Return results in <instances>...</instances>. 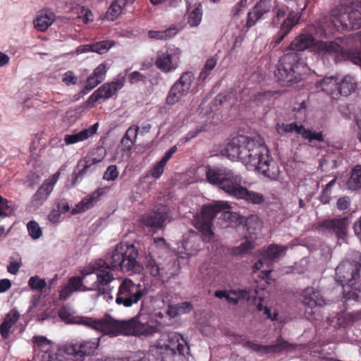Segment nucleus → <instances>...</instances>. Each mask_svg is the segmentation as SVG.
<instances>
[{
  "label": "nucleus",
  "instance_id": "1",
  "mask_svg": "<svg viewBox=\"0 0 361 361\" xmlns=\"http://www.w3.org/2000/svg\"><path fill=\"white\" fill-rule=\"evenodd\" d=\"M223 154L231 160H240L245 165L253 166L271 180L279 177L277 164L269 154L267 146L240 135L233 137L227 144Z\"/></svg>",
  "mask_w": 361,
  "mask_h": 361
},
{
  "label": "nucleus",
  "instance_id": "2",
  "mask_svg": "<svg viewBox=\"0 0 361 361\" xmlns=\"http://www.w3.org/2000/svg\"><path fill=\"white\" fill-rule=\"evenodd\" d=\"M80 323L112 336L120 334L148 336L159 331L158 326L153 324V321L149 322L147 316L141 314L127 321H116L112 319H94L85 317L81 319Z\"/></svg>",
  "mask_w": 361,
  "mask_h": 361
},
{
  "label": "nucleus",
  "instance_id": "3",
  "mask_svg": "<svg viewBox=\"0 0 361 361\" xmlns=\"http://www.w3.org/2000/svg\"><path fill=\"white\" fill-rule=\"evenodd\" d=\"M361 264L355 261H343L336 269V281L343 287V297L347 300H361Z\"/></svg>",
  "mask_w": 361,
  "mask_h": 361
},
{
  "label": "nucleus",
  "instance_id": "4",
  "mask_svg": "<svg viewBox=\"0 0 361 361\" xmlns=\"http://www.w3.org/2000/svg\"><path fill=\"white\" fill-rule=\"evenodd\" d=\"M231 207L227 202H217L214 204L204 205L200 214L195 219V226L204 237H209L214 233L212 230V222L217 214L223 212L224 219L235 221L238 219V215L229 211Z\"/></svg>",
  "mask_w": 361,
  "mask_h": 361
},
{
  "label": "nucleus",
  "instance_id": "5",
  "mask_svg": "<svg viewBox=\"0 0 361 361\" xmlns=\"http://www.w3.org/2000/svg\"><path fill=\"white\" fill-rule=\"evenodd\" d=\"M300 61L301 54L297 52L287 53L279 59L274 75L281 85H290L300 80Z\"/></svg>",
  "mask_w": 361,
  "mask_h": 361
},
{
  "label": "nucleus",
  "instance_id": "6",
  "mask_svg": "<svg viewBox=\"0 0 361 361\" xmlns=\"http://www.w3.org/2000/svg\"><path fill=\"white\" fill-rule=\"evenodd\" d=\"M137 256L138 251L133 245L121 243L106 258L113 269L128 271L133 270L137 266Z\"/></svg>",
  "mask_w": 361,
  "mask_h": 361
},
{
  "label": "nucleus",
  "instance_id": "7",
  "mask_svg": "<svg viewBox=\"0 0 361 361\" xmlns=\"http://www.w3.org/2000/svg\"><path fill=\"white\" fill-rule=\"evenodd\" d=\"M361 27V4H356L348 13L332 16L323 26L325 34H334L336 31Z\"/></svg>",
  "mask_w": 361,
  "mask_h": 361
},
{
  "label": "nucleus",
  "instance_id": "8",
  "mask_svg": "<svg viewBox=\"0 0 361 361\" xmlns=\"http://www.w3.org/2000/svg\"><path fill=\"white\" fill-rule=\"evenodd\" d=\"M146 294L140 284H136L131 279L125 278L121 283L116 298V302L124 307L136 304Z\"/></svg>",
  "mask_w": 361,
  "mask_h": 361
},
{
  "label": "nucleus",
  "instance_id": "9",
  "mask_svg": "<svg viewBox=\"0 0 361 361\" xmlns=\"http://www.w3.org/2000/svg\"><path fill=\"white\" fill-rule=\"evenodd\" d=\"M207 181L216 185L228 193L233 185L242 181L240 176L227 169L210 168L208 166L206 171Z\"/></svg>",
  "mask_w": 361,
  "mask_h": 361
},
{
  "label": "nucleus",
  "instance_id": "10",
  "mask_svg": "<svg viewBox=\"0 0 361 361\" xmlns=\"http://www.w3.org/2000/svg\"><path fill=\"white\" fill-rule=\"evenodd\" d=\"M350 225V220L348 217H339V218H328L318 221L314 227L319 232L324 235L331 236L334 235L338 239H345L348 227Z\"/></svg>",
  "mask_w": 361,
  "mask_h": 361
},
{
  "label": "nucleus",
  "instance_id": "11",
  "mask_svg": "<svg viewBox=\"0 0 361 361\" xmlns=\"http://www.w3.org/2000/svg\"><path fill=\"white\" fill-rule=\"evenodd\" d=\"M107 259H99L94 264L93 269L97 271V281L91 287H84L83 291H97L98 295H104L106 293V289L104 287L108 285L114 279V276L111 271L114 270L110 266Z\"/></svg>",
  "mask_w": 361,
  "mask_h": 361
},
{
  "label": "nucleus",
  "instance_id": "12",
  "mask_svg": "<svg viewBox=\"0 0 361 361\" xmlns=\"http://www.w3.org/2000/svg\"><path fill=\"white\" fill-rule=\"evenodd\" d=\"M235 342L242 344L244 348L250 349L262 355L279 353L285 350H290L296 347V345L289 343L281 336L277 338L276 343L273 345H263L252 341H245L241 336H237L235 337Z\"/></svg>",
  "mask_w": 361,
  "mask_h": 361
},
{
  "label": "nucleus",
  "instance_id": "13",
  "mask_svg": "<svg viewBox=\"0 0 361 361\" xmlns=\"http://www.w3.org/2000/svg\"><path fill=\"white\" fill-rule=\"evenodd\" d=\"M194 80V74L191 71H185L171 86L169 90L166 102L169 105H174L185 97L191 87Z\"/></svg>",
  "mask_w": 361,
  "mask_h": 361
},
{
  "label": "nucleus",
  "instance_id": "14",
  "mask_svg": "<svg viewBox=\"0 0 361 361\" xmlns=\"http://www.w3.org/2000/svg\"><path fill=\"white\" fill-rule=\"evenodd\" d=\"M99 338L68 344L64 351L71 361H83L85 357L92 355L99 347Z\"/></svg>",
  "mask_w": 361,
  "mask_h": 361
},
{
  "label": "nucleus",
  "instance_id": "15",
  "mask_svg": "<svg viewBox=\"0 0 361 361\" xmlns=\"http://www.w3.org/2000/svg\"><path fill=\"white\" fill-rule=\"evenodd\" d=\"M301 302L306 306L305 315L309 319H316L313 309L326 304L320 290L312 286L305 288L300 293Z\"/></svg>",
  "mask_w": 361,
  "mask_h": 361
},
{
  "label": "nucleus",
  "instance_id": "16",
  "mask_svg": "<svg viewBox=\"0 0 361 361\" xmlns=\"http://www.w3.org/2000/svg\"><path fill=\"white\" fill-rule=\"evenodd\" d=\"M180 52L178 49L158 51L154 61L155 66L164 73L175 71L179 66Z\"/></svg>",
  "mask_w": 361,
  "mask_h": 361
},
{
  "label": "nucleus",
  "instance_id": "17",
  "mask_svg": "<svg viewBox=\"0 0 361 361\" xmlns=\"http://www.w3.org/2000/svg\"><path fill=\"white\" fill-rule=\"evenodd\" d=\"M60 174V171H57L43 182L32 197L31 205L33 207L39 208L46 202L53 191L54 188L59 178Z\"/></svg>",
  "mask_w": 361,
  "mask_h": 361
},
{
  "label": "nucleus",
  "instance_id": "18",
  "mask_svg": "<svg viewBox=\"0 0 361 361\" xmlns=\"http://www.w3.org/2000/svg\"><path fill=\"white\" fill-rule=\"evenodd\" d=\"M124 85V78L118 79L109 83H104L94 92L88 98L89 104H94L100 99H107L113 97Z\"/></svg>",
  "mask_w": 361,
  "mask_h": 361
},
{
  "label": "nucleus",
  "instance_id": "19",
  "mask_svg": "<svg viewBox=\"0 0 361 361\" xmlns=\"http://www.w3.org/2000/svg\"><path fill=\"white\" fill-rule=\"evenodd\" d=\"M277 131L279 134L295 132L297 134L302 135L304 139L308 140L309 142L313 140L324 141L323 135L321 132L312 133L310 130L306 129L302 125H298L296 123L278 125Z\"/></svg>",
  "mask_w": 361,
  "mask_h": 361
},
{
  "label": "nucleus",
  "instance_id": "20",
  "mask_svg": "<svg viewBox=\"0 0 361 361\" xmlns=\"http://www.w3.org/2000/svg\"><path fill=\"white\" fill-rule=\"evenodd\" d=\"M301 15L294 11H289L280 26V30L272 40L273 47H277L290 32L293 28L299 23Z\"/></svg>",
  "mask_w": 361,
  "mask_h": 361
},
{
  "label": "nucleus",
  "instance_id": "21",
  "mask_svg": "<svg viewBox=\"0 0 361 361\" xmlns=\"http://www.w3.org/2000/svg\"><path fill=\"white\" fill-rule=\"evenodd\" d=\"M240 183L233 185V188L231 189L228 194L237 199L245 200L249 204H259L264 201V195L262 193L250 190Z\"/></svg>",
  "mask_w": 361,
  "mask_h": 361
},
{
  "label": "nucleus",
  "instance_id": "22",
  "mask_svg": "<svg viewBox=\"0 0 361 361\" xmlns=\"http://www.w3.org/2000/svg\"><path fill=\"white\" fill-rule=\"evenodd\" d=\"M104 193V189L99 188L95 191L84 197L72 210V214H75L84 212L90 208L99 200L100 197Z\"/></svg>",
  "mask_w": 361,
  "mask_h": 361
},
{
  "label": "nucleus",
  "instance_id": "23",
  "mask_svg": "<svg viewBox=\"0 0 361 361\" xmlns=\"http://www.w3.org/2000/svg\"><path fill=\"white\" fill-rule=\"evenodd\" d=\"M315 45V38L311 34H300L290 42L288 49L293 52L302 51Z\"/></svg>",
  "mask_w": 361,
  "mask_h": 361
},
{
  "label": "nucleus",
  "instance_id": "24",
  "mask_svg": "<svg viewBox=\"0 0 361 361\" xmlns=\"http://www.w3.org/2000/svg\"><path fill=\"white\" fill-rule=\"evenodd\" d=\"M257 290L252 288H243L231 290L228 291L226 300L228 302L237 305L240 300H245L247 302L251 299H255Z\"/></svg>",
  "mask_w": 361,
  "mask_h": 361
},
{
  "label": "nucleus",
  "instance_id": "25",
  "mask_svg": "<svg viewBox=\"0 0 361 361\" xmlns=\"http://www.w3.org/2000/svg\"><path fill=\"white\" fill-rule=\"evenodd\" d=\"M169 348L173 354L178 353L180 355L185 356V353L188 354L190 350L187 342L179 334H173L169 336Z\"/></svg>",
  "mask_w": 361,
  "mask_h": 361
},
{
  "label": "nucleus",
  "instance_id": "26",
  "mask_svg": "<svg viewBox=\"0 0 361 361\" xmlns=\"http://www.w3.org/2000/svg\"><path fill=\"white\" fill-rule=\"evenodd\" d=\"M145 267L147 272L159 279L163 280L169 274L165 268L161 267L160 264L150 254L145 257Z\"/></svg>",
  "mask_w": 361,
  "mask_h": 361
},
{
  "label": "nucleus",
  "instance_id": "27",
  "mask_svg": "<svg viewBox=\"0 0 361 361\" xmlns=\"http://www.w3.org/2000/svg\"><path fill=\"white\" fill-rule=\"evenodd\" d=\"M99 128V123H96L90 128L87 129H84L79 133L71 134V135H66L64 137V142L66 145H72L79 142L84 141L94 135Z\"/></svg>",
  "mask_w": 361,
  "mask_h": 361
},
{
  "label": "nucleus",
  "instance_id": "28",
  "mask_svg": "<svg viewBox=\"0 0 361 361\" xmlns=\"http://www.w3.org/2000/svg\"><path fill=\"white\" fill-rule=\"evenodd\" d=\"M55 19L54 13L49 9L42 11L34 20L35 27L44 32L53 23Z\"/></svg>",
  "mask_w": 361,
  "mask_h": 361
},
{
  "label": "nucleus",
  "instance_id": "29",
  "mask_svg": "<svg viewBox=\"0 0 361 361\" xmlns=\"http://www.w3.org/2000/svg\"><path fill=\"white\" fill-rule=\"evenodd\" d=\"M357 87V82L355 78L351 75H345L338 86V98L340 96L348 97L355 91Z\"/></svg>",
  "mask_w": 361,
  "mask_h": 361
},
{
  "label": "nucleus",
  "instance_id": "30",
  "mask_svg": "<svg viewBox=\"0 0 361 361\" xmlns=\"http://www.w3.org/2000/svg\"><path fill=\"white\" fill-rule=\"evenodd\" d=\"M338 82L334 77L325 78L320 81L317 87L329 94L333 99H338Z\"/></svg>",
  "mask_w": 361,
  "mask_h": 361
},
{
  "label": "nucleus",
  "instance_id": "31",
  "mask_svg": "<svg viewBox=\"0 0 361 361\" xmlns=\"http://www.w3.org/2000/svg\"><path fill=\"white\" fill-rule=\"evenodd\" d=\"M166 214L159 212H151L142 217L143 224L148 227L161 228L166 220Z\"/></svg>",
  "mask_w": 361,
  "mask_h": 361
},
{
  "label": "nucleus",
  "instance_id": "32",
  "mask_svg": "<svg viewBox=\"0 0 361 361\" xmlns=\"http://www.w3.org/2000/svg\"><path fill=\"white\" fill-rule=\"evenodd\" d=\"M104 156L105 153L100 154L98 157H86L84 159H80L78 162V167H81V169L75 173V180L82 177L92 166L101 162L104 159Z\"/></svg>",
  "mask_w": 361,
  "mask_h": 361
},
{
  "label": "nucleus",
  "instance_id": "33",
  "mask_svg": "<svg viewBox=\"0 0 361 361\" xmlns=\"http://www.w3.org/2000/svg\"><path fill=\"white\" fill-rule=\"evenodd\" d=\"M128 2V0H114L106 13V19L111 21L116 20L122 13Z\"/></svg>",
  "mask_w": 361,
  "mask_h": 361
},
{
  "label": "nucleus",
  "instance_id": "34",
  "mask_svg": "<svg viewBox=\"0 0 361 361\" xmlns=\"http://www.w3.org/2000/svg\"><path fill=\"white\" fill-rule=\"evenodd\" d=\"M178 32L177 27L172 26L165 30H149L147 35L152 39L166 41L176 36Z\"/></svg>",
  "mask_w": 361,
  "mask_h": 361
},
{
  "label": "nucleus",
  "instance_id": "35",
  "mask_svg": "<svg viewBox=\"0 0 361 361\" xmlns=\"http://www.w3.org/2000/svg\"><path fill=\"white\" fill-rule=\"evenodd\" d=\"M114 44L113 41H100L82 46V51H92L102 54L106 52Z\"/></svg>",
  "mask_w": 361,
  "mask_h": 361
},
{
  "label": "nucleus",
  "instance_id": "36",
  "mask_svg": "<svg viewBox=\"0 0 361 361\" xmlns=\"http://www.w3.org/2000/svg\"><path fill=\"white\" fill-rule=\"evenodd\" d=\"M286 250V247L272 244L267 247L262 256L264 259L273 261L277 259L281 253L284 252Z\"/></svg>",
  "mask_w": 361,
  "mask_h": 361
},
{
  "label": "nucleus",
  "instance_id": "37",
  "mask_svg": "<svg viewBox=\"0 0 361 361\" xmlns=\"http://www.w3.org/2000/svg\"><path fill=\"white\" fill-rule=\"evenodd\" d=\"M348 187L350 190H357L361 188V166L357 165L352 170L351 176L348 180Z\"/></svg>",
  "mask_w": 361,
  "mask_h": 361
},
{
  "label": "nucleus",
  "instance_id": "38",
  "mask_svg": "<svg viewBox=\"0 0 361 361\" xmlns=\"http://www.w3.org/2000/svg\"><path fill=\"white\" fill-rule=\"evenodd\" d=\"M202 11L201 4H199L198 6L188 14V23L191 27L197 26L202 20Z\"/></svg>",
  "mask_w": 361,
  "mask_h": 361
},
{
  "label": "nucleus",
  "instance_id": "39",
  "mask_svg": "<svg viewBox=\"0 0 361 361\" xmlns=\"http://www.w3.org/2000/svg\"><path fill=\"white\" fill-rule=\"evenodd\" d=\"M27 228L30 236L34 240L39 239L42 235L41 228L35 221H29L27 224Z\"/></svg>",
  "mask_w": 361,
  "mask_h": 361
},
{
  "label": "nucleus",
  "instance_id": "40",
  "mask_svg": "<svg viewBox=\"0 0 361 361\" xmlns=\"http://www.w3.org/2000/svg\"><path fill=\"white\" fill-rule=\"evenodd\" d=\"M337 177L335 176L331 180H330L322 190V193L320 196V200L322 202L326 204L329 202L331 194V188L336 184Z\"/></svg>",
  "mask_w": 361,
  "mask_h": 361
},
{
  "label": "nucleus",
  "instance_id": "41",
  "mask_svg": "<svg viewBox=\"0 0 361 361\" xmlns=\"http://www.w3.org/2000/svg\"><path fill=\"white\" fill-rule=\"evenodd\" d=\"M28 285L32 290H42L47 286L44 279H40L38 276H32L28 280Z\"/></svg>",
  "mask_w": 361,
  "mask_h": 361
},
{
  "label": "nucleus",
  "instance_id": "42",
  "mask_svg": "<svg viewBox=\"0 0 361 361\" xmlns=\"http://www.w3.org/2000/svg\"><path fill=\"white\" fill-rule=\"evenodd\" d=\"M271 7V0H259L253 8L262 17L268 13Z\"/></svg>",
  "mask_w": 361,
  "mask_h": 361
},
{
  "label": "nucleus",
  "instance_id": "43",
  "mask_svg": "<svg viewBox=\"0 0 361 361\" xmlns=\"http://www.w3.org/2000/svg\"><path fill=\"white\" fill-rule=\"evenodd\" d=\"M33 341L39 349L44 353H48L51 348V341L44 336H34Z\"/></svg>",
  "mask_w": 361,
  "mask_h": 361
},
{
  "label": "nucleus",
  "instance_id": "44",
  "mask_svg": "<svg viewBox=\"0 0 361 361\" xmlns=\"http://www.w3.org/2000/svg\"><path fill=\"white\" fill-rule=\"evenodd\" d=\"M319 49L327 53H336L341 50V47L334 42H322Z\"/></svg>",
  "mask_w": 361,
  "mask_h": 361
},
{
  "label": "nucleus",
  "instance_id": "45",
  "mask_svg": "<svg viewBox=\"0 0 361 361\" xmlns=\"http://www.w3.org/2000/svg\"><path fill=\"white\" fill-rule=\"evenodd\" d=\"M101 82V80L97 79V77L94 76L93 75L89 76L86 80L85 87L82 90V93L84 94H87L90 91L93 90Z\"/></svg>",
  "mask_w": 361,
  "mask_h": 361
},
{
  "label": "nucleus",
  "instance_id": "46",
  "mask_svg": "<svg viewBox=\"0 0 361 361\" xmlns=\"http://www.w3.org/2000/svg\"><path fill=\"white\" fill-rule=\"evenodd\" d=\"M68 286L71 287L73 291H83L82 288L86 287L83 285L82 277L80 276H73L70 278L68 282Z\"/></svg>",
  "mask_w": 361,
  "mask_h": 361
},
{
  "label": "nucleus",
  "instance_id": "47",
  "mask_svg": "<svg viewBox=\"0 0 361 361\" xmlns=\"http://www.w3.org/2000/svg\"><path fill=\"white\" fill-rule=\"evenodd\" d=\"M119 172L116 165H110L103 175V179L106 180H115L118 176Z\"/></svg>",
  "mask_w": 361,
  "mask_h": 361
},
{
  "label": "nucleus",
  "instance_id": "48",
  "mask_svg": "<svg viewBox=\"0 0 361 361\" xmlns=\"http://www.w3.org/2000/svg\"><path fill=\"white\" fill-rule=\"evenodd\" d=\"M146 76L139 71H133L128 75V80L131 85L137 84L139 82L145 83L146 81Z\"/></svg>",
  "mask_w": 361,
  "mask_h": 361
},
{
  "label": "nucleus",
  "instance_id": "49",
  "mask_svg": "<svg viewBox=\"0 0 361 361\" xmlns=\"http://www.w3.org/2000/svg\"><path fill=\"white\" fill-rule=\"evenodd\" d=\"M138 131H139L138 126L130 127L127 130V131L123 138L122 142L123 143H125L127 140H128L131 142V144H134L136 137H137V135L138 133Z\"/></svg>",
  "mask_w": 361,
  "mask_h": 361
},
{
  "label": "nucleus",
  "instance_id": "50",
  "mask_svg": "<svg viewBox=\"0 0 361 361\" xmlns=\"http://www.w3.org/2000/svg\"><path fill=\"white\" fill-rule=\"evenodd\" d=\"M21 266V259L17 255V258L11 257V260L7 267V271L11 274H16Z\"/></svg>",
  "mask_w": 361,
  "mask_h": 361
},
{
  "label": "nucleus",
  "instance_id": "51",
  "mask_svg": "<svg viewBox=\"0 0 361 361\" xmlns=\"http://www.w3.org/2000/svg\"><path fill=\"white\" fill-rule=\"evenodd\" d=\"M262 17L259 16L257 11L253 8L252 11L247 13V18L246 22V27L250 28L254 26L256 23Z\"/></svg>",
  "mask_w": 361,
  "mask_h": 361
},
{
  "label": "nucleus",
  "instance_id": "52",
  "mask_svg": "<svg viewBox=\"0 0 361 361\" xmlns=\"http://www.w3.org/2000/svg\"><path fill=\"white\" fill-rule=\"evenodd\" d=\"M19 313L16 310H11L5 317L4 322H7V324L13 326L19 319Z\"/></svg>",
  "mask_w": 361,
  "mask_h": 361
},
{
  "label": "nucleus",
  "instance_id": "53",
  "mask_svg": "<svg viewBox=\"0 0 361 361\" xmlns=\"http://www.w3.org/2000/svg\"><path fill=\"white\" fill-rule=\"evenodd\" d=\"M63 82L66 85H74L78 82V78L73 71H68L63 75Z\"/></svg>",
  "mask_w": 361,
  "mask_h": 361
},
{
  "label": "nucleus",
  "instance_id": "54",
  "mask_svg": "<svg viewBox=\"0 0 361 361\" xmlns=\"http://www.w3.org/2000/svg\"><path fill=\"white\" fill-rule=\"evenodd\" d=\"M192 305L190 302H183L178 303L176 305L174 309L176 310L175 313H186L191 311Z\"/></svg>",
  "mask_w": 361,
  "mask_h": 361
},
{
  "label": "nucleus",
  "instance_id": "55",
  "mask_svg": "<svg viewBox=\"0 0 361 361\" xmlns=\"http://www.w3.org/2000/svg\"><path fill=\"white\" fill-rule=\"evenodd\" d=\"M166 164L163 163L162 161L160 160V161L154 166L152 171V176L155 178H159L164 173Z\"/></svg>",
  "mask_w": 361,
  "mask_h": 361
},
{
  "label": "nucleus",
  "instance_id": "56",
  "mask_svg": "<svg viewBox=\"0 0 361 361\" xmlns=\"http://www.w3.org/2000/svg\"><path fill=\"white\" fill-rule=\"evenodd\" d=\"M106 73V67L104 63L99 65L94 71L93 75L102 82Z\"/></svg>",
  "mask_w": 361,
  "mask_h": 361
},
{
  "label": "nucleus",
  "instance_id": "57",
  "mask_svg": "<svg viewBox=\"0 0 361 361\" xmlns=\"http://www.w3.org/2000/svg\"><path fill=\"white\" fill-rule=\"evenodd\" d=\"M128 361H149L148 356L143 352L138 351L133 353Z\"/></svg>",
  "mask_w": 361,
  "mask_h": 361
},
{
  "label": "nucleus",
  "instance_id": "58",
  "mask_svg": "<svg viewBox=\"0 0 361 361\" xmlns=\"http://www.w3.org/2000/svg\"><path fill=\"white\" fill-rule=\"evenodd\" d=\"M350 204V200L348 197H342L337 200L336 206L338 210L343 211L348 209Z\"/></svg>",
  "mask_w": 361,
  "mask_h": 361
},
{
  "label": "nucleus",
  "instance_id": "59",
  "mask_svg": "<svg viewBox=\"0 0 361 361\" xmlns=\"http://www.w3.org/2000/svg\"><path fill=\"white\" fill-rule=\"evenodd\" d=\"M12 328L7 322H4L0 325V334L3 338L6 339L9 336L10 329Z\"/></svg>",
  "mask_w": 361,
  "mask_h": 361
},
{
  "label": "nucleus",
  "instance_id": "60",
  "mask_svg": "<svg viewBox=\"0 0 361 361\" xmlns=\"http://www.w3.org/2000/svg\"><path fill=\"white\" fill-rule=\"evenodd\" d=\"M61 212L56 209H52L48 215V219L51 223L56 224L59 222L61 219Z\"/></svg>",
  "mask_w": 361,
  "mask_h": 361
},
{
  "label": "nucleus",
  "instance_id": "61",
  "mask_svg": "<svg viewBox=\"0 0 361 361\" xmlns=\"http://www.w3.org/2000/svg\"><path fill=\"white\" fill-rule=\"evenodd\" d=\"M247 0H240L233 8H232V14L233 16H238L243 8H244L247 4Z\"/></svg>",
  "mask_w": 361,
  "mask_h": 361
},
{
  "label": "nucleus",
  "instance_id": "62",
  "mask_svg": "<svg viewBox=\"0 0 361 361\" xmlns=\"http://www.w3.org/2000/svg\"><path fill=\"white\" fill-rule=\"evenodd\" d=\"M255 248V243L250 240H246L241 243L238 247V249L241 252H247Z\"/></svg>",
  "mask_w": 361,
  "mask_h": 361
},
{
  "label": "nucleus",
  "instance_id": "63",
  "mask_svg": "<svg viewBox=\"0 0 361 361\" xmlns=\"http://www.w3.org/2000/svg\"><path fill=\"white\" fill-rule=\"evenodd\" d=\"M74 292L68 285L63 287L59 293L61 300H66Z\"/></svg>",
  "mask_w": 361,
  "mask_h": 361
},
{
  "label": "nucleus",
  "instance_id": "64",
  "mask_svg": "<svg viewBox=\"0 0 361 361\" xmlns=\"http://www.w3.org/2000/svg\"><path fill=\"white\" fill-rule=\"evenodd\" d=\"M216 63L217 59L215 56H212L206 61L204 68L212 71L215 68Z\"/></svg>",
  "mask_w": 361,
  "mask_h": 361
}]
</instances>
